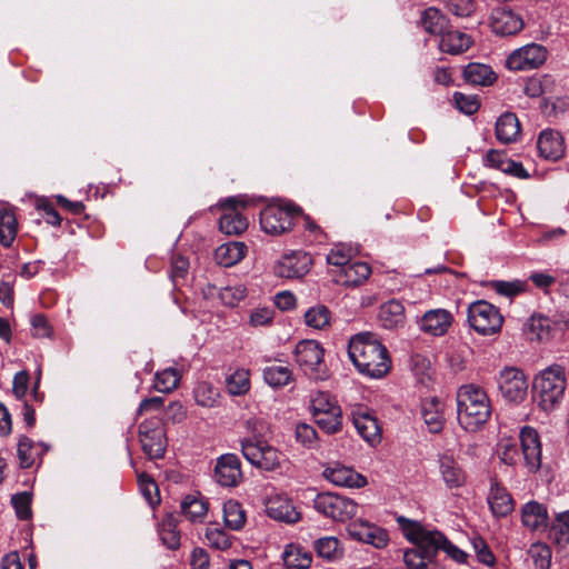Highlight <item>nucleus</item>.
Here are the masks:
<instances>
[{"label":"nucleus","instance_id":"nucleus-59","mask_svg":"<svg viewBox=\"0 0 569 569\" xmlns=\"http://www.w3.org/2000/svg\"><path fill=\"white\" fill-rule=\"evenodd\" d=\"M442 540L443 541L441 542H435L436 556L438 555L439 550H442L453 561L458 563H467V559L469 557L467 552H465L463 550L455 546L452 542H450L443 533Z\"/></svg>","mask_w":569,"mask_h":569},{"label":"nucleus","instance_id":"nucleus-44","mask_svg":"<svg viewBox=\"0 0 569 569\" xmlns=\"http://www.w3.org/2000/svg\"><path fill=\"white\" fill-rule=\"evenodd\" d=\"M17 236V219L12 211L0 210V243L10 247Z\"/></svg>","mask_w":569,"mask_h":569},{"label":"nucleus","instance_id":"nucleus-20","mask_svg":"<svg viewBox=\"0 0 569 569\" xmlns=\"http://www.w3.org/2000/svg\"><path fill=\"white\" fill-rule=\"evenodd\" d=\"M352 422L358 433L370 445L379 443L381 440V429L376 417L367 408H357L351 413Z\"/></svg>","mask_w":569,"mask_h":569},{"label":"nucleus","instance_id":"nucleus-34","mask_svg":"<svg viewBox=\"0 0 569 569\" xmlns=\"http://www.w3.org/2000/svg\"><path fill=\"white\" fill-rule=\"evenodd\" d=\"M420 23L431 34L441 36L448 28L446 16L435 7H429L421 12Z\"/></svg>","mask_w":569,"mask_h":569},{"label":"nucleus","instance_id":"nucleus-60","mask_svg":"<svg viewBox=\"0 0 569 569\" xmlns=\"http://www.w3.org/2000/svg\"><path fill=\"white\" fill-rule=\"evenodd\" d=\"M31 332L36 338H50L53 333V328L48 318L42 313L33 315L30 319Z\"/></svg>","mask_w":569,"mask_h":569},{"label":"nucleus","instance_id":"nucleus-47","mask_svg":"<svg viewBox=\"0 0 569 569\" xmlns=\"http://www.w3.org/2000/svg\"><path fill=\"white\" fill-rule=\"evenodd\" d=\"M313 418L317 426L328 435H335L342 429L341 408H333L331 411H327L325 416L318 415Z\"/></svg>","mask_w":569,"mask_h":569},{"label":"nucleus","instance_id":"nucleus-33","mask_svg":"<svg viewBox=\"0 0 569 569\" xmlns=\"http://www.w3.org/2000/svg\"><path fill=\"white\" fill-rule=\"evenodd\" d=\"M246 251L247 247L243 242L230 241L216 249L214 259L220 266L231 267L244 258Z\"/></svg>","mask_w":569,"mask_h":569},{"label":"nucleus","instance_id":"nucleus-32","mask_svg":"<svg viewBox=\"0 0 569 569\" xmlns=\"http://www.w3.org/2000/svg\"><path fill=\"white\" fill-rule=\"evenodd\" d=\"M378 319L386 329H397L405 323V308L401 302L390 300L380 307Z\"/></svg>","mask_w":569,"mask_h":569},{"label":"nucleus","instance_id":"nucleus-15","mask_svg":"<svg viewBox=\"0 0 569 569\" xmlns=\"http://www.w3.org/2000/svg\"><path fill=\"white\" fill-rule=\"evenodd\" d=\"M347 532L352 539L376 548H383L389 541L385 529L362 519L351 521L347 527Z\"/></svg>","mask_w":569,"mask_h":569},{"label":"nucleus","instance_id":"nucleus-16","mask_svg":"<svg viewBox=\"0 0 569 569\" xmlns=\"http://www.w3.org/2000/svg\"><path fill=\"white\" fill-rule=\"evenodd\" d=\"M311 266V254L299 250L284 254L279 261L276 272L282 278L300 279L309 272Z\"/></svg>","mask_w":569,"mask_h":569},{"label":"nucleus","instance_id":"nucleus-37","mask_svg":"<svg viewBox=\"0 0 569 569\" xmlns=\"http://www.w3.org/2000/svg\"><path fill=\"white\" fill-rule=\"evenodd\" d=\"M47 450L48 448H39L36 446L28 437H21L17 448L20 467L23 469L31 468L36 463L37 458Z\"/></svg>","mask_w":569,"mask_h":569},{"label":"nucleus","instance_id":"nucleus-13","mask_svg":"<svg viewBox=\"0 0 569 569\" xmlns=\"http://www.w3.org/2000/svg\"><path fill=\"white\" fill-rule=\"evenodd\" d=\"M244 207L246 201L239 197H230L221 202L223 213L219 219V228L226 234H240L248 228V219L238 211Z\"/></svg>","mask_w":569,"mask_h":569},{"label":"nucleus","instance_id":"nucleus-31","mask_svg":"<svg viewBox=\"0 0 569 569\" xmlns=\"http://www.w3.org/2000/svg\"><path fill=\"white\" fill-rule=\"evenodd\" d=\"M439 469L442 480L448 488H459L466 481V473L459 463L451 456H441L439 459Z\"/></svg>","mask_w":569,"mask_h":569},{"label":"nucleus","instance_id":"nucleus-55","mask_svg":"<svg viewBox=\"0 0 569 569\" xmlns=\"http://www.w3.org/2000/svg\"><path fill=\"white\" fill-rule=\"evenodd\" d=\"M537 569H549L551 565V549L549 546L537 542L532 543L528 550Z\"/></svg>","mask_w":569,"mask_h":569},{"label":"nucleus","instance_id":"nucleus-12","mask_svg":"<svg viewBox=\"0 0 569 569\" xmlns=\"http://www.w3.org/2000/svg\"><path fill=\"white\" fill-rule=\"evenodd\" d=\"M292 212L278 204H269L260 212V226L263 232L280 236L293 227Z\"/></svg>","mask_w":569,"mask_h":569},{"label":"nucleus","instance_id":"nucleus-41","mask_svg":"<svg viewBox=\"0 0 569 569\" xmlns=\"http://www.w3.org/2000/svg\"><path fill=\"white\" fill-rule=\"evenodd\" d=\"M214 291L220 301L228 307L237 306L246 297V288L241 284L227 286L219 290L214 286H208L206 295L213 296Z\"/></svg>","mask_w":569,"mask_h":569},{"label":"nucleus","instance_id":"nucleus-38","mask_svg":"<svg viewBox=\"0 0 569 569\" xmlns=\"http://www.w3.org/2000/svg\"><path fill=\"white\" fill-rule=\"evenodd\" d=\"M549 538L559 546L569 543V510L557 513L548 526Z\"/></svg>","mask_w":569,"mask_h":569},{"label":"nucleus","instance_id":"nucleus-4","mask_svg":"<svg viewBox=\"0 0 569 569\" xmlns=\"http://www.w3.org/2000/svg\"><path fill=\"white\" fill-rule=\"evenodd\" d=\"M457 416L459 425L469 432L479 430L491 415L487 392L476 385H463L457 391Z\"/></svg>","mask_w":569,"mask_h":569},{"label":"nucleus","instance_id":"nucleus-1","mask_svg":"<svg viewBox=\"0 0 569 569\" xmlns=\"http://www.w3.org/2000/svg\"><path fill=\"white\" fill-rule=\"evenodd\" d=\"M348 356L359 373L380 379L391 369L387 348L371 332L352 336L348 343Z\"/></svg>","mask_w":569,"mask_h":569},{"label":"nucleus","instance_id":"nucleus-52","mask_svg":"<svg viewBox=\"0 0 569 569\" xmlns=\"http://www.w3.org/2000/svg\"><path fill=\"white\" fill-rule=\"evenodd\" d=\"M193 395L196 402L207 408L214 407L219 399L218 390L208 382H199Z\"/></svg>","mask_w":569,"mask_h":569},{"label":"nucleus","instance_id":"nucleus-28","mask_svg":"<svg viewBox=\"0 0 569 569\" xmlns=\"http://www.w3.org/2000/svg\"><path fill=\"white\" fill-rule=\"evenodd\" d=\"M182 516L190 522H202L208 513V501L200 495H187L180 503Z\"/></svg>","mask_w":569,"mask_h":569},{"label":"nucleus","instance_id":"nucleus-6","mask_svg":"<svg viewBox=\"0 0 569 569\" xmlns=\"http://www.w3.org/2000/svg\"><path fill=\"white\" fill-rule=\"evenodd\" d=\"M468 322L475 331L488 336L500 331L503 318L497 307L478 300L468 307Z\"/></svg>","mask_w":569,"mask_h":569},{"label":"nucleus","instance_id":"nucleus-17","mask_svg":"<svg viewBox=\"0 0 569 569\" xmlns=\"http://www.w3.org/2000/svg\"><path fill=\"white\" fill-rule=\"evenodd\" d=\"M491 30L498 36H513L522 30L523 20L508 7H498L490 14Z\"/></svg>","mask_w":569,"mask_h":569},{"label":"nucleus","instance_id":"nucleus-45","mask_svg":"<svg viewBox=\"0 0 569 569\" xmlns=\"http://www.w3.org/2000/svg\"><path fill=\"white\" fill-rule=\"evenodd\" d=\"M159 535L163 545L169 549L176 550L180 547V532L177 530V521L172 515L161 521Z\"/></svg>","mask_w":569,"mask_h":569},{"label":"nucleus","instance_id":"nucleus-50","mask_svg":"<svg viewBox=\"0 0 569 569\" xmlns=\"http://www.w3.org/2000/svg\"><path fill=\"white\" fill-rule=\"evenodd\" d=\"M250 373L246 369H237L227 377L226 385L228 391L233 396L244 395L250 389Z\"/></svg>","mask_w":569,"mask_h":569},{"label":"nucleus","instance_id":"nucleus-48","mask_svg":"<svg viewBox=\"0 0 569 569\" xmlns=\"http://www.w3.org/2000/svg\"><path fill=\"white\" fill-rule=\"evenodd\" d=\"M331 319L330 310L323 305H317L308 309L305 313V322L313 329H325L329 326Z\"/></svg>","mask_w":569,"mask_h":569},{"label":"nucleus","instance_id":"nucleus-49","mask_svg":"<svg viewBox=\"0 0 569 569\" xmlns=\"http://www.w3.org/2000/svg\"><path fill=\"white\" fill-rule=\"evenodd\" d=\"M204 537L208 545L217 550L224 551L232 545V537L214 523H210L206 528Z\"/></svg>","mask_w":569,"mask_h":569},{"label":"nucleus","instance_id":"nucleus-14","mask_svg":"<svg viewBox=\"0 0 569 569\" xmlns=\"http://www.w3.org/2000/svg\"><path fill=\"white\" fill-rule=\"evenodd\" d=\"M523 467L527 472L535 473L541 467V442L538 431L529 426L519 432Z\"/></svg>","mask_w":569,"mask_h":569},{"label":"nucleus","instance_id":"nucleus-25","mask_svg":"<svg viewBox=\"0 0 569 569\" xmlns=\"http://www.w3.org/2000/svg\"><path fill=\"white\" fill-rule=\"evenodd\" d=\"M421 416L430 432H440L445 426V402L437 397L425 399Z\"/></svg>","mask_w":569,"mask_h":569},{"label":"nucleus","instance_id":"nucleus-63","mask_svg":"<svg viewBox=\"0 0 569 569\" xmlns=\"http://www.w3.org/2000/svg\"><path fill=\"white\" fill-rule=\"evenodd\" d=\"M30 503L31 498L27 492L18 493L12 497V505L17 516L22 520H27L31 516Z\"/></svg>","mask_w":569,"mask_h":569},{"label":"nucleus","instance_id":"nucleus-11","mask_svg":"<svg viewBox=\"0 0 569 569\" xmlns=\"http://www.w3.org/2000/svg\"><path fill=\"white\" fill-rule=\"evenodd\" d=\"M498 387L506 400L520 403L527 398L529 385L522 370L506 367L499 373Z\"/></svg>","mask_w":569,"mask_h":569},{"label":"nucleus","instance_id":"nucleus-19","mask_svg":"<svg viewBox=\"0 0 569 569\" xmlns=\"http://www.w3.org/2000/svg\"><path fill=\"white\" fill-rule=\"evenodd\" d=\"M322 475L328 481L339 487L362 488L367 485L365 476L340 463L325 468Z\"/></svg>","mask_w":569,"mask_h":569},{"label":"nucleus","instance_id":"nucleus-46","mask_svg":"<svg viewBox=\"0 0 569 569\" xmlns=\"http://www.w3.org/2000/svg\"><path fill=\"white\" fill-rule=\"evenodd\" d=\"M180 378L181 376L176 368H167L156 373L153 388L159 392L169 393L177 389Z\"/></svg>","mask_w":569,"mask_h":569},{"label":"nucleus","instance_id":"nucleus-51","mask_svg":"<svg viewBox=\"0 0 569 569\" xmlns=\"http://www.w3.org/2000/svg\"><path fill=\"white\" fill-rule=\"evenodd\" d=\"M356 254V250L347 244H336L327 254V262L331 266L343 269L351 262V258Z\"/></svg>","mask_w":569,"mask_h":569},{"label":"nucleus","instance_id":"nucleus-8","mask_svg":"<svg viewBox=\"0 0 569 569\" xmlns=\"http://www.w3.org/2000/svg\"><path fill=\"white\" fill-rule=\"evenodd\" d=\"M139 440L143 452L150 459L162 458L167 448L166 430L162 421L152 417L139 426Z\"/></svg>","mask_w":569,"mask_h":569},{"label":"nucleus","instance_id":"nucleus-7","mask_svg":"<svg viewBox=\"0 0 569 569\" xmlns=\"http://www.w3.org/2000/svg\"><path fill=\"white\" fill-rule=\"evenodd\" d=\"M325 350L316 340H302L297 343L295 357L300 369L309 378L319 380L326 377Z\"/></svg>","mask_w":569,"mask_h":569},{"label":"nucleus","instance_id":"nucleus-43","mask_svg":"<svg viewBox=\"0 0 569 569\" xmlns=\"http://www.w3.org/2000/svg\"><path fill=\"white\" fill-rule=\"evenodd\" d=\"M224 525L231 530H240L246 523V513L241 505L234 500L223 503Z\"/></svg>","mask_w":569,"mask_h":569},{"label":"nucleus","instance_id":"nucleus-22","mask_svg":"<svg viewBox=\"0 0 569 569\" xmlns=\"http://www.w3.org/2000/svg\"><path fill=\"white\" fill-rule=\"evenodd\" d=\"M266 511L270 518L286 523H295L299 521L301 517L292 501L279 495L268 499Z\"/></svg>","mask_w":569,"mask_h":569},{"label":"nucleus","instance_id":"nucleus-54","mask_svg":"<svg viewBox=\"0 0 569 569\" xmlns=\"http://www.w3.org/2000/svg\"><path fill=\"white\" fill-rule=\"evenodd\" d=\"M296 440L306 449H318L319 437L317 430L308 423H298L296 426Z\"/></svg>","mask_w":569,"mask_h":569},{"label":"nucleus","instance_id":"nucleus-10","mask_svg":"<svg viewBox=\"0 0 569 569\" xmlns=\"http://www.w3.org/2000/svg\"><path fill=\"white\" fill-rule=\"evenodd\" d=\"M547 58V48L532 42L510 52L505 64L510 71H527L540 68Z\"/></svg>","mask_w":569,"mask_h":569},{"label":"nucleus","instance_id":"nucleus-35","mask_svg":"<svg viewBox=\"0 0 569 569\" xmlns=\"http://www.w3.org/2000/svg\"><path fill=\"white\" fill-rule=\"evenodd\" d=\"M283 561L288 568L308 569L312 562V555L302 546L290 543L283 551Z\"/></svg>","mask_w":569,"mask_h":569},{"label":"nucleus","instance_id":"nucleus-62","mask_svg":"<svg viewBox=\"0 0 569 569\" xmlns=\"http://www.w3.org/2000/svg\"><path fill=\"white\" fill-rule=\"evenodd\" d=\"M189 270V260L182 254L176 253L171 258L170 277L173 282L184 279Z\"/></svg>","mask_w":569,"mask_h":569},{"label":"nucleus","instance_id":"nucleus-61","mask_svg":"<svg viewBox=\"0 0 569 569\" xmlns=\"http://www.w3.org/2000/svg\"><path fill=\"white\" fill-rule=\"evenodd\" d=\"M453 101L457 109L466 114H473L480 107V102L476 96L465 94L461 92H455Z\"/></svg>","mask_w":569,"mask_h":569},{"label":"nucleus","instance_id":"nucleus-58","mask_svg":"<svg viewBox=\"0 0 569 569\" xmlns=\"http://www.w3.org/2000/svg\"><path fill=\"white\" fill-rule=\"evenodd\" d=\"M471 545L479 562L488 567H492L496 563V558L483 538L479 536L473 537Z\"/></svg>","mask_w":569,"mask_h":569},{"label":"nucleus","instance_id":"nucleus-30","mask_svg":"<svg viewBox=\"0 0 569 569\" xmlns=\"http://www.w3.org/2000/svg\"><path fill=\"white\" fill-rule=\"evenodd\" d=\"M472 41L471 38L459 30H446L440 36L439 48L441 51L450 54H459L467 51Z\"/></svg>","mask_w":569,"mask_h":569},{"label":"nucleus","instance_id":"nucleus-24","mask_svg":"<svg viewBox=\"0 0 569 569\" xmlns=\"http://www.w3.org/2000/svg\"><path fill=\"white\" fill-rule=\"evenodd\" d=\"M452 323V315L446 309L427 311L420 320V329L432 336L445 335Z\"/></svg>","mask_w":569,"mask_h":569},{"label":"nucleus","instance_id":"nucleus-2","mask_svg":"<svg viewBox=\"0 0 569 569\" xmlns=\"http://www.w3.org/2000/svg\"><path fill=\"white\" fill-rule=\"evenodd\" d=\"M267 422L258 417L246 420L244 428L249 433L240 440L241 453L253 467L273 471L281 466L283 455L274 447L262 440Z\"/></svg>","mask_w":569,"mask_h":569},{"label":"nucleus","instance_id":"nucleus-39","mask_svg":"<svg viewBox=\"0 0 569 569\" xmlns=\"http://www.w3.org/2000/svg\"><path fill=\"white\" fill-rule=\"evenodd\" d=\"M497 456L507 466H517L520 462L517 441L511 437H501L497 445Z\"/></svg>","mask_w":569,"mask_h":569},{"label":"nucleus","instance_id":"nucleus-56","mask_svg":"<svg viewBox=\"0 0 569 569\" xmlns=\"http://www.w3.org/2000/svg\"><path fill=\"white\" fill-rule=\"evenodd\" d=\"M139 488L147 502L154 507L160 502L159 489L153 479L148 475L141 473L138 477Z\"/></svg>","mask_w":569,"mask_h":569},{"label":"nucleus","instance_id":"nucleus-57","mask_svg":"<svg viewBox=\"0 0 569 569\" xmlns=\"http://www.w3.org/2000/svg\"><path fill=\"white\" fill-rule=\"evenodd\" d=\"M492 289L505 297H516L519 293L526 291L527 283L521 280H512V281H502L497 280L491 282Z\"/></svg>","mask_w":569,"mask_h":569},{"label":"nucleus","instance_id":"nucleus-42","mask_svg":"<svg viewBox=\"0 0 569 569\" xmlns=\"http://www.w3.org/2000/svg\"><path fill=\"white\" fill-rule=\"evenodd\" d=\"M315 549L319 557L333 561L342 557L343 549L336 537H322L315 542Z\"/></svg>","mask_w":569,"mask_h":569},{"label":"nucleus","instance_id":"nucleus-23","mask_svg":"<svg viewBox=\"0 0 569 569\" xmlns=\"http://www.w3.org/2000/svg\"><path fill=\"white\" fill-rule=\"evenodd\" d=\"M522 525L531 531H546L549 523L547 507L536 500L525 503L521 508Z\"/></svg>","mask_w":569,"mask_h":569},{"label":"nucleus","instance_id":"nucleus-36","mask_svg":"<svg viewBox=\"0 0 569 569\" xmlns=\"http://www.w3.org/2000/svg\"><path fill=\"white\" fill-rule=\"evenodd\" d=\"M463 77L467 82L476 86H488L496 80V73L483 63H469L463 70Z\"/></svg>","mask_w":569,"mask_h":569},{"label":"nucleus","instance_id":"nucleus-40","mask_svg":"<svg viewBox=\"0 0 569 569\" xmlns=\"http://www.w3.org/2000/svg\"><path fill=\"white\" fill-rule=\"evenodd\" d=\"M263 379L272 388H281L290 383L293 377L289 367L272 365L263 369Z\"/></svg>","mask_w":569,"mask_h":569},{"label":"nucleus","instance_id":"nucleus-18","mask_svg":"<svg viewBox=\"0 0 569 569\" xmlns=\"http://www.w3.org/2000/svg\"><path fill=\"white\" fill-rule=\"evenodd\" d=\"M216 481L223 487H236L242 480L241 462L237 455L226 453L217 459Z\"/></svg>","mask_w":569,"mask_h":569},{"label":"nucleus","instance_id":"nucleus-27","mask_svg":"<svg viewBox=\"0 0 569 569\" xmlns=\"http://www.w3.org/2000/svg\"><path fill=\"white\" fill-rule=\"evenodd\" d=\"M488 503L496 517H507L513 511V500L508 490L499 482L493 481L488 495Z\"/></svg>","mask_w":569,"mask_h":569},{"label":"nucleus","instance_id":"nucleus-9","mask_svg":"<svg viewBox=\"0 0 569 569\" xmlns=\"http://www.w3.org/2000/svg\"><path fill=\"white\" fill-rule=\"evenodd\" d=\"M315 509L336 521L350 520L357 513V503L343 496L321 492L313 500Z\"/></svg>","mask_w":569,"mask_h":569},{"label":"nucleus","instance_id":"nucleus-3","mask_svg":"<svg viewBox=\"0 0 569 569\" xmlns=\"http://www.w3.org/2000/svg\"><path fill=\"white\" fill-rule=\"evenodd\" d=\"M405 536L415 543V548L403 552L407 569H442L436 561L435 542H441L442 532L429 530L418 522L405 520Z\"/></svg>","mask_w":569,"mask_h":569},{"label":"nucleus","instance_id":"nucleus-26","mask_svg":"<svg viewBox=\"0 0 569 569\" xmlns=\"http://www.w3.org/2000/svg\"><path fill=\"white\" fill-rule=\"evenodd\" d=\"M370 274L371 267L367 262L355 261L338 271L336 282L345 287H357L363 283Z\"/></svg>","mask_w":569,"mask_h":569},{"label":"nucleus","instance_id":"nucleus-5","mask_svg":"<svg viewBox=\"0 0 569 569\" xmlns=\"http://www.w3.org/2000/svg\"><path fill=\"white\" fill-rule=\"evenodd\" d=\"M566 386L565 369L561 366L552 365L542 370L533 381L539 407L551 411L562 400Z\"/></svg>","mask_w":569,"mask_h":569},{"label":"nucleus","instance_id":"nucleus-21","mask_svg":"<svg viewBox=\"0 0 569 569\" xmlns=\"http://www.w3.org/2000/svg\"><path fill=\"white\" fill-rule=\"evenodd\" d=\"M537 146L540 156L547 160L557 161L566 153L565 139L559 131L553 129L541 131Z\"/></svg>","mask_w":569,"mask_h":569},{"label":"nucleus","instance_id":"nucleus-29","mask_svg":"<svg viewBox=\"0 0 569 569\" xmlns=\"http://www.w3.org/2000/svg\"><path fill=\"white\" fill-rule=\"evenodd\" d=\"M521 133L520 122L515 113L506 112L496 122V137L502 143H511Z\"/></svg>","mask_w":569,"mask_h":569},{"label":"nucleus","instance_id":"nucleus-64","mask_svg":"<svg viewBox=\"0 0 569 569\" xmlns=\"http://www.w3.org/2000/svg\"><path fill=\"white\" fill-rule=\"evenodd\" d=\"M448 10L457 17H469L475 10L473 0H447Z\"/></svg>","mask_w":569,"mask_h":569},{"label":"nucleus","instance_id":"nucleus-53","mask_svg":"<svg viewBox=\"0 0 569 569\" xmlns=\"http://www.w3.org/2000/svg\"><path fill=\"white\" fill-rule=\"evenodd\" d=\"M310 408L312 416L316 417L318 415L325 416L327 411L340 408V406L328 392L317 391L311 397Z\"/></svg>","mask_w":569,"mask_h":569}]
</instances>
